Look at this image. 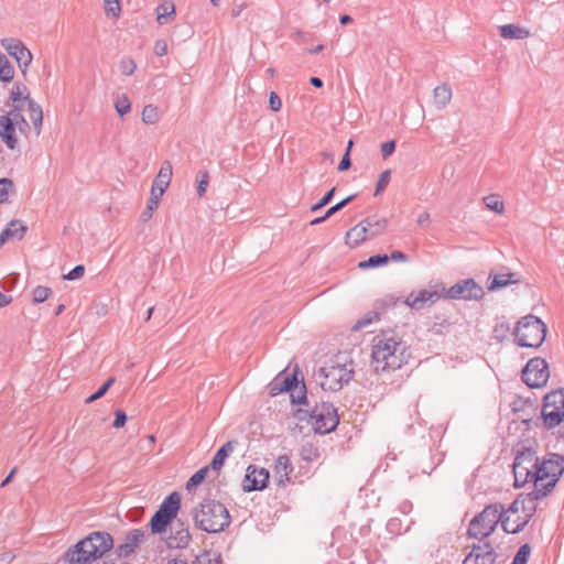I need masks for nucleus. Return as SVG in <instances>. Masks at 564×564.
Returning a JSON list of instances; mask_svg holds the SVG:
<instances>
[{"instance_id": "f257e3e1", "label": "nucleus", "mask_w": 564, "mask_h": 564, "mask_svg": "<svg viewBox=\"0 0 564 564\" xmlns=\"http://www.w3.org/2000/svg\"><path fill=\"white\" fill-rule=\"evenodd\" d=\"M528 442H519L512 447L514 459L512 473L513 487L522 488L527 484L540 487L541 484H550L556 487L564 474V456L557 453H547L541 460L536 455V445Z\"/></svg>"}, {"instance_id": "f03ea898", "label": "nucleus", "mask_w": 564, "mask_h": 564, "mask_svg": "<svg viewBox=\"0 0 564 564\" xmlns=\"http://www.w3.org/2000/svg\"><path fill=\"white\" fill-rule=\"evenodd\" d=\"M410 358V348L394 330L384 329L373 337L371 366L376 372L398 370Z\"/></svg>"}, {"instance_id": "7ed1b4c3", "label": "nucleus", "mask_w": 564, "mask_h": 564, "mask_svg": "<svg viewBox=\"0 0 564 564\" xmlns=\"http://www.w3.org/2000/svg\"><path fill=\"white\" fill-rule=\"evenodd\" d=\"M194 527L209 534L224 532L231 523V517L220 501L212 498L203 499L192 510Z\"/></svg>"}, {"instance_id": "20e7f679", "label": "nucleus", "mask_w": 564, "mask_h": 564, "mask_svg": "<svg viewBox=\"0 0 564 564\" xmlns=\"http://www.w3.org/2000/svg\"><path fill=\"white\" fill-rule=\"evenodd\" d=\"M498 523L501 524L506 533L511 534L509 530L510 516H506L503 505L500 502L490 503L470 520L467 535L468 538L484 541L495 532Z\"/></svg>"}, {"instance_id": "39448f33", "label": "nucleus", "mask_w": 564, "mask_h": 564, "mask_svg": "<svg viewBox=\"0 0 564 564\" xmlns=\"http://www.w3.org/2000/svg\"><path fill=\"white\" fill-rule=\"evenodd\" d=\"M554 490V485L550 484H541L540 487H532L529 492H521L517 496V498L509 505L506 510V516L509 513H518L520 509L524 512L523 517H518L517 520H510L511 534H517L524 530L530 520L536 513V505L534 503L538 500H541L547 496H550Z\"/></svg>"}, {"instance_id": "423d86ee", "label": "nucleus", "mask_w": 564, "mask_h": 564, "mask_svg": "<svg viewBox=\"0 0 564 564\" xmlns=\"http://www.w3.org/2000/svg\"><path fill=\"white\" fill-rule=\"evenodd\" d=\"M268 388L270 397L290 392L291 403L293 405L310 406L311 404L304 378L297 365L294 367L292 373H288V367L281 370L269 383Z\"/></svg>"}, {"instance_id": "0eeeda50", "label": "nucleus", "mask_w": 564, "mask_h": 564, "mask_svg": "<svg viewBox=\"0 0 564 564\" xmlns=\"http://www.w3.org/2000/svg\"><path fill=\"white\" fill-rule=\"evenodd\" d=\"M354 362L341 360L340 355H336L321 367L315 376L321 380L319 386L324 391H339L344 384H347L354 376Z\"/></svg>"}, {"instance_id": "6e6552de", "label": "nucleus", "mask_w": 564, "mask_h": 564, "mask_svg": "<svg viewBox=\"0 0 564 564\" xmlns=\"http://www.w3.org/2000/svg\"><path fill=\"white\" fill-rule=\"evenodd\" d=\"M547 326L532 314L521 317L513 328L514 343L519 347L539 348L546 338Z\"/></svg>"}, {"instance_id": "1a4fd4ad", "label": "nucleus", "mask_w": 564, "mask_h": 564, "mask_svg": "<svg viewBox=\"0 0 564 564\" xmlns=\"http://www.w3.org/2000/svg\"><path fill=\"white\" fill-rule=\"evenodd\" d=\"M182 507V495L172 491L167 495L151 517L148 528L154 535L163 534L174 523Z\"/></svg>"}, {"instance_id": "9d476101", "label": "nucleus", "mask_w": 564, "mask_h": 564, "mask_svg": "<svg viewBox=\"0 0 564 564\" xmlns=\"http://www.w3.org/2000/svg\"><path fill=\"white\" fill-rule=\"evenodd\" d=\"M541 419L546 430L561 425L564 421V388L552 390L544 395Z\"/></svg>"}, {"instance_id": "9b49d317", "label": "nucleus", "mask_w": 564, "mask_h": 564, "mask_svg": "<svg viewBox=\"0 0 564 564\" xmlns=\"http://www.w3.org/2000/svg\"><path fill=\"white\" fill-rule=\"evenodd\" d=\"M312 426L315 433L325 435L333 432L339 424V415L337 409L330 402L315 401L313 408Z\"/></svg>"}, {"instance_id": "f8f14e48", "label": "nucleus", "mask_w": 564, "mask_h": 564, "mask_svg": "<svg viewBox=\"0 0 564 564\" xmlns=\"http://www.w3.org/2000/svg\"><path fill=\"white\" fill-rule=\"evenodd\" d=\"M443 297L449 300L480 301L485 291L473 278L463 279L446 289L442 285Z\"/></svg>"}, {"instance_id": "ddd939ff", "label": "nucleus", "mask_w": 564, "mask_h": 564, "mask_svg": "<svg viewBox=\"0 0 564 564\" xmlns=\"http://www.w3.org/2000/svg\"><path fill=\"white\" fill-rule=\"evenodd\" d=\"M549 378V365L542 357H533L529 359L521 371L522 381L531 389L544 387Z\"/></svg>"}, {"instance_id": "4468645a", "label": "nucleus", "mask_w": 564, "mask_h": 564, "mask_svg": "<svg viewBox=\"0 0 564 564\" xmlns=\"http://www.w3.org/2000/svg\"><path fill=\"white\" fill-rule=\"evenodd\" d=\"M144 536V531L141 529L130 530L129 532H127L123 543L118 544L115 547V554L117 555V558L104 561L102 564H131L127 562L124 558L134 553L135 549L143 541Z\"/></svg>"}, {"instance_id": "2eb2a0df", "label": "nucleus", "mask_w": 564, "mask_h": 564, "mask_svg": "<svg viewBox=\"0 0 564 564\" xmlns=\"http://www.w3.org/2000/svg\"><path fill=\"white\" fill-rule=\"evenodd\" d=\"M1 44L8 54L15 59L23 77L25 78L28 67L33 59L31 51L23 44L22 41L17 39H3Z\"/></svg>"}, {"instance_id": "dca6fc26", "label": "nucleus", "mask_w": 564, "mask_h": 564, "mask_svg": "<svg viewBox=\"0 0 564 564\" xmlns=\"http://www.w3.org/2000/svg\"><path fill=\"white\" fill-rule=\"evenodd\" d=\"M270 473L268 469L256 465H249L242 480V490L245 492L261 491L269 485Z\"/></svg>"}, {"instance_id": "f3484780", "label": "nucleus", "mask_w": 564, "mask_h": 564, "mask_svg": "<svg viewBox=\"0 0 564 564\" xmlns=\"http://www.w3.org/2000/svg\"><path fill=\"white\" fill-rule=\"evenodd\" d=\"M170 534L166 540L167 549H186L192 541L189 525L185 520L176 517L174 523L169 528Z\"/></svg>"}, {"instance_id": "a211bd4d", "label": "nucleus", "mask_w": 564, "mask_h": 564, "mask_svg": "<svg viewBox=\"0 0 564 564\" xmlns=\"http://www.w3.org/2000/svg\"><path fill=\"white\" fill-rule=\"evenodd\" d=\"M15 122L12 121L10 115L0 116V139L10 150L19 148V140L15 134Z\"/></svg>"}, {"instance_id": "6ab92c4d", "label": "nucleus", "mask_w": 564, "mask_h": 564, "mask_svg": "<svg viewBox=\"0 0 564 564\" xmlns=\"http://www.w3.org/2000/svg\"><path fill=\"white\" fill-rule=\"evenodd\" d=\"M173 174V167L170 161H164L160 171L153 180L151 189L158 192L159 195H164L167 189Z\"/></svg>"}, {"instance_id": "aec40b11", "label": "nucleus", "mask_w": 564, "mask_h": 564, "mask_svg": "<svg viewBox=\"0 0 564 564\" xmlns=\"http://www.w3.org/2000/svg\"><path fill=\"white\" fill-rule=\"evenodd\" d=\"M360 223L361 225H365L370 239L382 235L389 225L388 218L379 217L378 215L368 216Z\"/></svg>"}, {"instance_id": "412c9836", "label": "nucleus", "mask_w": 564, "mask_h": 564, "mask_svg": "<svg viewBox=\"0 0 564 564\" xmlns=\"http://www.w3.org/2000/svg\"><path fill=\"white\" fill-rule=\"evenodd\" d=\"M28 226L20 219L11 220L1 231V239L7 242L10 239L22 240L28 232Z\"/></svg>"}, {"instance_id": "4be33fe9", "label": "nucleus", "mask_w": 564, "mask_h": 564, "mask_svg": "<svg viewBox=\"0 0 564 564\" xmlns=\"http://www.w3.org/2000/svg\"><path fill=\"white\" fill-rule=\"evenodd\" d=\"M518 276H519V274L517 272H510L507 274H498V275L490 273L488 276V281H489L488 290L490 292H495V291L501 290L503 288H507L511 284L519 283L520 279Z\"/></svg>"}, {"instance_id": "5701e85b", "label": "nucleus", "mask_w": 564, "mask_h": 564, "mask_svg": "<svg viewBox=\"0 0 564 564\" xmlns=\"http://www.w3.org/2000/svg\"><path fill=\"white\" fill-rule=\"evenodd\" d=\"M238 445L237 440H230L221 445L213 457L209 467L213 470H220L225 465L227 457L232 453L235 446Z\"/></svg>"}, {"instance_id": "b1692460", "label": "nucleus", "mask_w": 564, "mask_h": 564, "mask_svg": "<svg viewBox=\"0 0 564 564\" xmlns=\"http://www.w3.org/2000/svg\"><path fill=\"white\" fill-rule=\"evenodd\" d=\"M369 238L368 232L366 231L365 225H361V223L357 224L352 228H350L345 236V243L350 248H357L362 242H365Z\"/></svg>"}, {"instance_id": "393cba45", "label": "nucleus", "mask_w": 564, "mask_h": 564, "mask_svg": "<svg viewBox=\"0 0 564 564\" xmlns=\"http://www.w3.org/2000/svg\"><path fill=\"white\" fill-rule=\"evenodd\" d=\"M274 471L278 475V485L284 486L286 481H290V475L293 471V466L288 455L278 456L274 465Z\"/></svg>"}, {"instance_id": "a878e982", "label": "nucleus", "mask_w": 564, "mask_h": 564, "mask_svg": "<svg viewBox=\"0 0 564 564\" xmlns=\"http://www.w3.org/2000/svg\"><path fill=\"white\" fill-rule=\"evenodd\" d=\"M24 99L28 104V110L30 112V119L32 120L34 131L36 135L41 133L42 123H43V111L41 106L35 102L31 97L30 94H28Z\"/></svg>"}, {"instance_id": "bb28decb", "label": "nucleus", "mask_w": 564, "mask_h": 564, "mask_svg": "<svg viewBox=\"0 0 564 564\" xmlns=\"http://www.w3.org/2000/svg\"><path fill=\"white\" fill-rule=\"evenodd\" d=\"M499 35L509 40H524L530 35V32L517 24H505L499 28Z\"/></svg>"}, {"instance_id": "cd10ccee", "label": "nucleus", "mask_w": 564, "mask_h": 564, "mask_svg": "<svg viewBox=\"0 0 564 564\" xmlns=\"http://www.w3.org/2000/svg\"><path fill=\"white\" fill-rule=\"evenodd\" d=\"M162 196L163 195H159L158 192L151 189V195L148 200L147 207L142 210L140 215V221L142 224L148 223L152 218L154 210L159 207V203Z\"/></svg>"}, {"instance_id": "c85d7f7f", "label": "nucleus", "mask_w": 564, "mask_h": 564, "mask_svg": "<svg viewBox=\"0 0 564 564\" xmlns=\"http://www.w3.org/2000/svg\"><path fill=\"white\" fill-rule=\"evenodd\" d=\"M156 21L160 25L166 22V19L176 14L175 4L172 0H164L155 9Z\"/></svg>"}, {"instance_id": "c756f323", "label": "nucleus", "mask_w": 564, "mask_h": 564, "mask_svg": "<svg viewBox=\"0 0 564 564\" xmlns=\"http://www.w3.org/2000/svg\"><path fill=\"white\" fill-rule=\"evenodd\" d=\"M415 295H416V303L419 304V308L422 310L427 305V303L431 305V304L435 303L438 299L443 297V292H442V290L441 291H438V290H434V291L421 290Z\"/></svg>"}, {"instance_id": "7c9ffc66", "label": "nucleus", "mask_w": 564, "mask_h": 564, "mask_svg": "<svg viewBox=\"0 0 564 564\" xmlns=\"http://www.w3.org/2000/svg\"><path fill=\"white\" fill-rule=\"evenodd\" d=\"M28 94H30L29 89L23 83H14L10 91V100L12 101V108H14L15 106H23V102H26L24 97Z\"/></svg>"}, {"instance_id": "2f4dec72", "label": "nucleus", "mask_w": 564, "mask_h": 564, "mask_svg": "<svg viewBox=\"0 0 564 564\" xmlns=\"http://www.w3.org/2000/svg\"><path fill=\"white\" fill-rule=\"evenodd\" d=\"M23 106H15L7 115H10L12 121L15 122V127L19 128L20 132L26 134L30 130V124L22 115Z\"/></svg>"}, {"instance_id": "473e14b6", "label": "nucleus", "mask_w": 564, "mask_h": 564, "mask_svg": "<svg viewBox=\"0 0 564 564\" xmlns=\"http://www.w3.org/2000/svg\"><path fill=\"white\" fill-rule=\"evenodd\" d=\"M389 262V257L386 253H377L370 256L367 260L360 261L358 268L361 270L379 268Z\"/></svg>"}, {"instance_id": "72a5a7b5", "label": "nucleus", "mask_w": 564, "mask_h": 564, "mask_svg": "<svg viewBox=\"0 0 564 564\" xmlns=\"http://www.w3.org/2000/svg\"><path fill=\"white\" fill-rule=\"evenodd\" d=\"M452 98V89L443 84L434 88V101L438 108H444Z\"/></svg>"}, {"instance_id": "f704fd0d", "label": "nucleus", "mask_w": 564, "mask_h": 564, "mask_svg": "<svg viewBox=\"0 0 564 564\" xmlns=\"http://www.w3.org/2000/svg\"><path fill=\"white\" fill-rule=\"evenodd\" d=\"M489 547H494L492 544L485 539L484 541L479 540L478 544H474L471 546V551L466 555V557L463 561V564H469L471 562L476 563L478 560V556L484 553L486 550H489Z\"/></svg>"}, {"instance_id": "c9c22d12", "label": "nucleus", "mask_w": 564, "mask_h": 564, "mask_svg": "<svg viewBox=\"0 0 564 564\" xmlns=\"http://www.w3.org/2000/svg\"><path fill=\"white\" fill-rule=\"evenodd\" d=\"M14 77V68L8 57L0 53V82L10 83Z\"/></svg>"}, {"instance_id": "e433bc0d", "label": "nucleus", "mask_w": 564, "mask_h": 564, "mask_svg": "<svg viewBox=\"0 0 564 564\" xmlns=\"http://www.w3.org/2000/svg\"><path fill=\"white\" fill-rule=\"evenodd\" d=\"M209 466H205L200 469H198L197 471H195L191 477L189 479L187 480L186 482V489L188 491H191L192 489L196 488L197 486H199L202 482L205 481L206 479V476L208 474V470H209Z\"/></svg>"}, {"instance_id": "4c0bfd02", "label": "nucleus", "mask_w": 564, "mask_h": 564, "mask_svg": "<svg viewBox=\"0 0 564 564\" xmlns=\"http://www.w3.org/2000/svg\"><path fill=\"white\" fill-rule=\"evenodd\" d=\"M209 184V173L206 170H199L196 174V191L199 198L204 197Z\"/></svg>"}, {"instance_id": "58836bf2", "label": "nucleus", "mask_w": 564, "mask_h": 564, "mask_svg": "<svg viewBox=\"0 0 564 564\" xmlns=\"http://www.w3.org/2000/svg\"><path fill=\"white\" fill-rule=\"evenodd\" d=\"M115 109L119 117L123 118L131 110V101L127 94L118 95L115 100Z\"/></svg>"}, {"instance_id": "ea45409f", "label": "nucleus", "mask_w": 564, "mask_h": 564, "mask_svg": "<svg viewBox=\"0 0 564 564\" xmlns=\"http://www.w3.org/2000/svg\"><path fill=\"white\" fill-rule=\"evenodd\" d=\"M115 382H116V378L115 377H109L93 394H90L86 399L85 402L87 404H90V403L99 400L100 398H102L108 392V390L112 387V384Z\"/></svg>"}, {"instance_id": "a19ab883", "label": "nucleus", "mask_w": 564, "mask_h": 564, "mask_svg": "<svg viewBox=\"0 0 564 564\" xmlns=\"http://www.w3.org/2000/svg\"><path fill=\"white\" fill-rule=\"evenodd\" d=\"M142 121L145 124H154L159 121V111L158 107L154 105H147L144 106L142 113H141Z\"/></svg>"}, {"instance_id": "79ce46f5", "label": "nucleus", "mask_w": 564, "mask_h": 564, "mask_svg": "<svg viewBox=\"0 0 564 564\" xmlns=\"http://www.w3.org/2000/svg\"><path fill=\"white\" fill-rule=\"evenodd\" d=\"M531 550L532 549L529 543L522 544L513 556L511 564H527L531 554Z\"/></svg>"}, {"instance_id": "37998d69", "label": "nucleus", "mask_w": 564, "mask_h": 564, "mask_svg": "<svg viewBox=\"0 0 564 564\" xmlns=\"http://www.w3.org/2000/svg\"><path fill=\"white\" fill-rule=\"evenodd\" d=\"M379 319V313L376 311L367 312L361 318L357 321V323L352 326V330H359L370 325L371 323Z\"/></svg>"}, {"instance_id": "c03bdc74", "label": "nucleus", "mask_w": 564, "mask_h": 564, "mask_svg": "<svg viewBox=\"0 0 564 564\" xmlns=\"http://www.w3.org/2000/svg\"><path fill=\"white\" fill-rule=\"evenodd\" d=\"M335 193H336V186H333L329 191H327L323 195V197L318 202L311 205L310 210L317 212V210L322 209L323 207L327 206L333 200Z\"/></svg>"}, {"instance_id": "a18cd8bd", "label": "nucleus", "mask_w": 564, "mask_h": 564, "mask_svg": "<svg viewBox=\"0 0 564 564\" xmlns=\"http://www.w3.org/2000/svg\"><path fill=\"white\" fill-rule=\"evenodd\" d=\"M391 181V170L383 171L377 181L376 188H375V196L380 195L382 192L386 191L387 186L389 185Z\"/></svg>"}, {"instance_id": "49530a36", "label": "nucleus", "mask_w": 564, "mask_h": 564, "mask_svg": "<svg viewBox=\"0 0 564 564\" xmlns=\"http://www.w3.org/2000/svg\"><path fill=\"white\" fill-rule=\"evenodd\" d=\"M356 197H357V194L355 193V194H351V195L345 197L340 202L336 203L335 205H333L332 207H329L326 210V217H332L337 212L344 209L347 205H349L352 200H355Z\"/></svg>"}, {"instance_id": "de8ad7c7", "label": "nucleus", "mask_w": 564, "mask_h": 564, "mask_svg": "<svg viewBox=\"0 0 564 564\" xmlns=\"http://www.w3.org/2000/svg\"><path fill=\"white\" fill-rule=\"evenodd\" d=\"M313 398H314V394L311 392L308 399L312 401ZM312 408H313L312 403L310 404V406H307V409L299 408L293 411V416L299 421L310 420V422L312 423L313 422Z\"/></svg>"}, {"instance_id": "09e8293b", "label": "nucleus", "mask_w": 564, "mask_h": 564, "mask_svg": "<svg viewBox=\"0 0 564 564\" xmlns=\"http://www.w3.org/2000/svg\"><path fill=\"white\" fill-rule=\"evenodd\" d=\"M52 294V290L47 286L37 285L33 290V303L40 304L46 301Z\"/></svg>"}, {"instance_id": "8fccbe9b", "label": "nucleus", "mask_w": 564, "mask_h": 564, "mask_svg": "<svg viewBox=\"0 0 564 564\" xmlns=\"http://www.w3.org/2000/svg\"><path fill=\"white\" fill-rule=\"evenodd\" d=\"M498 558V554L495 550V547H489V550H486L484 553H481L478 556V560L476 563L471 562L469 564H495Z\"/></svg>"}, {"instance_id": "3c124183", "label": "nucleus", "mask_w": 564, "mask_h": 564, "mask_svg": "<svg viewBox=\"0 0 564 564\" xmlns=\"http://www.w3.org/2000/svg\"><path fill=\"white\" fill-rule=\"evenodd\" d=\"M105 1V13L108 17L119 18L121 12V6L119 0H104Z\"/></svg>"}, {"instance_id": "603ef678", "label": "nucleus", "mask_w": 564, "mask_h": 564, "mask_svg": "<svg viewBox=\"0 0 564 564\" xmlns=\"http://www.w3.org/2000/svg\"><path fill=\"white\" fill-rule=\"evenodd\" d=\"M509 330H510V327H509L508 323H503V322L497 323L494 326L492 336L498 341H503L507 338Z\"/></svg>"}, {"instance_id": "864d4df0", "label": "nucleus", "mask_w": 564, "mask_h": 564, "mask_svg": "<svg viewBox=\"0 0 564 564\" xmlns=\"http://www.w3.org/2000/svg\"><path fill=\"white\" fill-rule=\"evenodd\" d=\"M486 206L497 214H501L505 210L503 202L499 200L497 196L489 195L484 198Z\"/></svg>"}, {"instance_id": "5fc2aeb1", "label": "nucleus", "mask_w": 564, "mask_h": 564, "mask_svg": "<svg viewBox=\"0 0 564 564\" xmlns=\"http://www.w3.org/2000/svg\"><path fill=\"white\" fill-rule=\"evenodd\" d=\"M119 69H120L122 75L130 76L137 69V64H135V62L132 58L124 57L119 63Z\"/></svg>"}, {"instance_id": "6e6d98bb", "label": "nucleus", "mask_w": 564, "mask_h": 564, "mask_svg": "<svg viewBox=\"0 0 564 564\" xmlns=\"http://www.w3.org/2000/svg\"><path fill=\"white\" fill-rule=\"evenodd\" d=\"M14 186L13 181L8 177L0 178V204L8 202L9 189Z\"/></svg>"}, {"instance_id": "4d7b16f0", "label": "nucleus", "mask_w": 564, "mask_h": 564, "mask_svg": "<svg viewBox=\"0 0 564 564\" xmlns=\"http://www.w3.org/2000/svg\"><path fill=\"white\" fill-rule=\"evenodd\" d=\"M127 421H128V415L123 410L118 409L115 411V420L112 422V426L115 429L123 427L126 425Z\"/></svg>"}, {"instance_id": "13d9d810", "label": "nucleus", "mask_w": 564, "mask_h": 564, "mask_svg": "<svg viewBox=\"0 0 564 564\" xmlns=\"http://www.w3.org/2000/svg\"><path fill=\"white\" fill-rule=\"evenodd\" d=\"M395 148H397V141L395 140H389L387 142H383L381 144L382 158L386 160L389 156H391L394 153Z\"/></svg>"}, {"instance_id": "bf43d9fd", "label": "nucleus", "mask_w": 564, "mask_h": 564, "mask_svg": "<svg viewBox=\"0 0 564 564\" xmlns=\"http://www.w3.org/2000/svg\"><path fill=\"white\" fill-rule=\"evenodd\" d=\"M85 273V267L83 264L75 265L66 275L65 280L74 281L80 279Z\"/></svg>"}, {"instance_id": "052dcab7", "label": "nucleus", "mask_w": 564, "mask_h": 564, "mask_svg": "<svg viewBox=\"0 0 564 564\" xmlns=\"http://www.w3.org/2000/svg\"><path fill=\"white\" fill-rule=\"evenodd\" d=\"M269 107L274 112L280 111L282 108V100L275 91L269 94Z\"/></svg>"}, {"instance_id": "680f3d73", "label": "nucleus", "mask_w": 564, "mask_h": 564, "mask_svg": "<svg viewBox=\"0 0 564 564\" xmlns=\"http://www.w3.org/2000/svg\"><path fill=\"white\" fill-rule=\"evenodd\" d=\"M525 406H530L532 408L533 406V403L531 402L530 399H523V398H518L517 400L513 401L512 403V410L513 412H520V411H524V408Z\"/></svg>"}, {"instance_id": "e2e57ef3", "label": "nucleus", "mask_w": 564, "mask_h": 564, "mask_svg": "<svg viewBox=\"0 0 564 564\" xmlns=\"http://www.w3.org/2000/svg\"><path fill=\"white\" fill-rule=\"evenodd\" d=\"M451 325V323L443 318L441 322H433L432 324H430L427 326V329L434 334H442V328L443 327H448Z\"/></svg>"}, {"instance_id": "0e129e2a", "label": "nucleus", "mask_w": 564, "mask_h": 564, "mask_svg": "<svg viewBox=\"0 0 564 564\" xmlns=\"http://www.w3.org/2000/svg\"><path fill=\"white\" fill-rule=\"evenodd\" d=\"M154 53L158 56H164L167 53V44L164 40H156L154 44Z\"/></svg>"}, {"instance_id": "69168bd1", "label": "nucleus", "mask_w": 564, "mask_h": 564, "mask_svg": "<svg viewBox=\"0 0 564 564\" xmlns=\"http://www.w3.org/2000/svg\"><path fill=\"white\" fill-rule=\"evenodd\" d=\"M350 167H351L350 155L348 153H344V155L337 166V170L339 172H345V171H348Z\"/></svg>"}, {"instance_id": "338daca9", "label": "nucleus", "mask_w": 564, "mask_h": 564, "mask_svg": "<svg viewBox=\"0 0 564 564\" xmlns=\"http://www.w3.org/2000/svg\"><path fill=\"white\" fill-rule=\"evenodd\" d=\"M389 257V260H392V261H400V262H406L408 261V256L403 252V251H400V250H394L390 253Z\"/></svg>"}, {"instance_id": "774afa93", "label": "nucleus", "mask_w": 564, "mask_h": 564, "mask_svg": "<svg viewBox=\"0 0 564 564\" xmlns=\"http://www.w3.org/2000/svg\"><path fill=\"white\" fill-rule=\"evenodd\" d=\"M406 306L411 307L412 310L419 311V304L416 303V295L415 292H411L405 301L403 302Z\"/></svg>"}]
</instances>
